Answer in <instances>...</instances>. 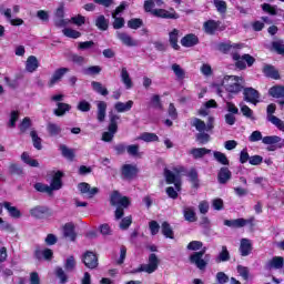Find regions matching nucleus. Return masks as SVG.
Wrapping results in <instances>:
<instances>
[{
	"instance_id": "1",
	"label": "nucleus",
	"mask_w": 284,
	"mask_h": 284,
	"mask_svg": "<svg viewBox=\"0 0 284 284\" xmlns=\"http://www.w3.org/2000/svg\"><path fill=\"white\" fill-rule=\"evenodd\" d=\"M110 203L113 207H116L114 214H124L125 210L132 205L130 197L123 196L119 191L111 193Z\"/></svg>"
},
{
	"instance_id": "2",
	"label": "nucleus",
	"mask_w": 284,
	"mask_h": 284,
	"mask_svg": "<svg viewBox=\"0 0 284 284\" xmlns=\"http://www.w3.org/2000/svg\"><path fill=\"white\" fill-rule=\"evenodd\" d=\"M121 116L118 114H114L112 112L109 113V125H108V131L102 133V141L105 143H110L114 139V134L119 132V120Z\"/></svg>"
},
{
	"instance_id": "3",
	"label": "nucleus",
	"mask_w": 284,
	"mask_h": 284,
	"mask_svg": "<svg viewBox=\"0 0 284 284\" xmlns=\"http://www.w3.org/2000/svg\"><path fill=\"white\" fill-rule=\"evenodd\" d=\"M181 172H183V168H173V172L170 169H164L165 182L168 185L173 183L178 192H181Z\"/></svg>"
},
{
	"instance_id": "4",
	"label": "nucleus",
	"mask_w": 284,
	"mask_h": 284,
	"mask_svg": "<svg viewBox=\"0 0 284 284\" xmlns=\"http://www.w3.org/2000/svg\"><path fill=\"white\" fill-rule=\"evenodd\" d=\"M232 59H233V61H236L235 67L239 70H245V68H247V67L252 68L254 65V63H256V59H254V57H252L248 53H245L242 57L239 53H233Z\"/></svg>"
},
{
	"instance_id": "5",
	"label": "nucleus",
	"mask_w": 284,
	"mask_h": 284,
	"mask_svg": "<svg viewBox=\"0 0 284 284\" xmlns=\"http://www.w3.org/2000/svg\"><path fill=\"white\" fill-rule=\"evenodd\" d=\"M159 270V257L156 254L151 253L149 255V263L141 264L135 272H146V274H154V271Z\"/></svg>"
},
{
	"instance_id": "6",
	"label": "nucleus",
	"mask_w": 284,
	"mask_h": 284,
	"mask_svg": "<svg viewBox=\"0 0 284 284\" xmlns=\"http://www.w3.org/2000/svg\"><path fill=\"white\" fill-rule=\"evenodd\" d=\"M139 174V169L133 164H124L121 169V176L123 181H134Z\"/></svg>"
},
{
	"instance_id": "7",
	"label": "nucleus",
	"mask_w": 284,
	"mask_h": 284,
	"mask_svg": "<svg viewBox=\"0 0 284 284\" xmlns=\"http://www.w3.org/2000/svg\"><path fill=\"white\" fill-rule=\"evenodd\" d=\"M82 262L89 270H97L99 267V256L94 252L87 251L82 256Z\"/></svg>"
},
{
	"instance_id": "8",
	"label": "nucleus",
	"mask_w": 284,
	"mask_h": 284,
	"mask_svg": "<svg viewBox=\"0 0 284 284\" xmlns=\"http://www.w3.org/2000/svg\"><path fill=\"white\" fill-rule=\"evenodd\" d=\"M224 225L226 227H233V229H239V227H245V225H251V227H254V217L251 219H236V220H225Z\"/></svg>"
},
{
	"instance_id": "9",
	"label": "nucleus",
	"mask_w": 284,
	"mask_h": 284,
	"mask_svg": "<svg viewBox=\"0 0 284 284\" xmlns=\"http://www.w3.org/2000/svg\"><path fill=\"white\" fill-rule=\"evenodd\" d=\"M203 256H205V250H202L200 252H194L189 257L190 263H193L194 265H196L199 270H205V267H207V262L203 260Z\"/></svg>"
},
{
	"instance_id": "10",
	"label": "nucleus",
	"mask_w": 284,
	"mask_h": 284,
	"mask_svg": "<svg viewBox=\"0 0 284 284\" xmlns=\"http://www.w3.org/2000/svg\"><path fill=\"white\" fill-rule=\"evenodd\" d=\"M243 95L244 101L247 103H253V105H256L260 101L258 99H261V93L252 87L244 88Z\"/></svg>"
},
{
	"instance_id": "11",
	"label": "nucleus",
	"mask_w": 284,
	"mask_h": 284,
	"mask_svg": "<svg viewBox=\"0 0 284 284\" xmlns=\"http://www.w3.org/2000/svg\"><path fill=\"white\" fill-rule=\"evenodd\" d=\"M116 38L123 43V45H126V48H136L141 45L139 40H135L126 32H116Z\"/></svg>"
},
{
	"instance_id": "12",
	"label": "nucleus",
	"mask_w": 284,
	"mask_h": 284,
	"mask_svg": "<svg viewBox=\"0 0 284 284\" xmlns=\"http://www.w3.org/2000/svg\"><path fill=\"white\" fill-rule=\"evenodd\" d=\"M78 190L81 194H85L88 199H94L99 194V187H92L87 182L79 183Z\"/></svg>"
},
{
	"instance_id": "13",
	"label": "nucleus",
	"mask_w": 284,
	"mask_h": 284,
	"mask_svg": "<svg viewBox=\"0 0 284 284\" xmlns=\"http://www.w3.org/2000/svg\"><path fill=\"white\" fill-rule=\"evenodd\" d=\"M68 72H70L69 68H59L57 69L50 81H49V88H52L53 85H57V83H59V81H61V79H63V77H65V74H68Z\"/></svg>"
},
{
	"instance_id": "14",
	"label": "nucleus",
	"mask_w": 284,
	"mask_h": 284,
	"mask_svg": "<svg viewBox=\"0 0 284 284\" xmlns=\"http://www.w3.org/2000/svg\"><path fill=\"white\" fill-rule=\"evenodd\" d=\"M63 172L58 171L55 172V174L53 175L51 183L49 185V187L51 189V192H57L59 190H61V187H63Z\"/></svg>"
},
{
	"instance_id": "15",
	"label": "nucleus",
	"mask_w": 284,
	"mask_h": 284,
	"mask_svg": "<svg viewBox=\"0 0 284 284\" xmlns=\"http://www.w3.org/2000/svg\"><path fill=\"white\" fill-rule=\"evenodd\" d=\"M232 179V171L227 166H222L217 172V182L220 185H227L229 181Z\"/></svg>"
},
{
	"instance_id": "16",
	"label": "nucleus",
	"mask_w": 284,
	"mask_h": 284,
	"mask_svg": "<svg viewBox=\"0 0 284 284\" xmlns=\"http://www.w3.org/2000/svg\"><path fill=\"white\" fill-rule=\"evenodd\" d=\"M262 72L267 79H274L275 81H278V79H281V73L278 72L276 67L272 64H265L262 69Z\"/></svg>"
},
{
	"instance_id": "17",
	"label": "nucleus",
	"mask_w": 284,
	"mask_h": 284,
	"mask_svg": "<svg viewBox=\"0 0 284 284\" xmlns=\"http://www.w3.org/2000/svg\"><path fill=\"white\" fill-rule=\"evenodd\" d=\"M199 43V37L194 33L186 34L181 39V45L183 48H194V45H197Z\"/></svg>"
},
{
	"instance_id": "18",
	"label": "nucleus",
	"mask_w": 284,
	"mask_h": 284,
	"mask_svg": "<svg viewBox=\"0 0 284 284\" xmlns=\"http://www.w3.org/2000/svg\"><path fill=\"white\" fill-rule=\"evenodd\" d=\"M153 17H158L159 19H179V14L176 12H170L165 9H155L153 11Z\"/></svg>"
},
{
	"instance_id": "19",
	"label": "nucleus",
	"mask_w": 284,
	"mask_h": 284,
	"mask_svg": "<svg viewBox=\"0 0 284 284\" xmlns=\"http://www.w3.org/2000/svg\"><path fill=\"white\" fill-rule=\"evenodd\" d=\"M98 112H97V119L99 123H103L105 121V114L108 112V103L105 101H98Z\"/></svg>"
},
{
	"instance_id": "20",
	"label": "nucleus",
	"mask_w": 284,
	"mask_h": 284,
	"mask_svg": "<svg viewBox=\"0 0 284 284\" xmlns=\"http://www.w3.org/2000/svg\"><path fill=\"white\" fill-rule=\"evenodd\" d=\"M268 97L273 99H284V85L275 84L268 89Z\"/></svg>"
},
{
	"instance_id": "21",
	"label": "nucleus",
	"mask_w": 284,
	"mask_h": 284,
	"mask_svg": "<svg viewBox=\"0 0 284 284\" xmlns=\"http://www.w3.org/2000/svg\"><path fill=\"white\" fill-rule=\"evenodd\" d=\"M241 256H250L252 254V242L247 239H242L240 244Z\"/></svg>"
},
{
	"instance_id": "22",
	"label": "nucleus",
	"mask_w": 284,
	"mask_h": 284,
	"mask_svg": "<svg viewBox=\"0 0 284 284\" xmlns=\"http://www.w3.org/2000/svg\"><path fill=\"white\" fill-rule=\"evenodd\" d=\"M63 235L65 239H70V241H77V232H74V224L67 223L63 226Z\"/></svg>"
},
{
	"instance_id": "23",
	"label": "nucleus",
	"mask_w": 284,
	"mask_h": 284,
	"mask_svg": "<svg viewBox=\"0 0 284 284\" xmlns=\"http://www.w3.org/2000/svg\"><path fill=\"white\" fill-rule=\"evenodd\" d=\"M284 266V257L283 256H274L267 263L268 270H283Z\"/></svg>"
},
{
	"instance_id": "24",
	"label": "nucleus",
	"mask_w": 284,
	"mask_h": 284,
	"mask_svg": "<svg viewBox=\"0 0 284 284\" xmlns=\"http://www.w3.org/2000/svg\"><path fill=\"white\" fill-rule=\"evenodd\" d=\"M57 105L58 108L53 110V114L55 116H65V113L72 110V105L68 103L58 102Z\"/></svg>"
},
{
	"instance_id": "25",
	"label": "nucleus",
	"mask_w": 284,
	"mask_h": 284,
	"mask_svg": "<svg viewBox=\"0 0 284 284\" xmlns=\"http://www.w3.org/2000/svg\"><path fill=\"white\" fill-rule=\"evenodd\" d=\"M189 154L193 156V159H203L205 154H212V150L205 148H193Z\"/></svg>"
},
{
	"instance_id": "26",
	"label": "nucleus",
	"mask_w": 284,
	"mask_h": 284,
	"mask_svg": "<svg viewBox=\"0 0 284 284\" xmlns=\"http://www.w3.org/2000/svg\"><path fill=\"white\" fill-rule=\"evenodd\" d=\"M38 68H39V60L34 55H30L26 62L27 72H31V73L37 72Z\"/></svg>"
},
{
	"instance_id": "27",
	"label": "nucleus",
	"mask_w": 284,
	"mask_h": 284,
	"mask_svg": "<svg viewBox=\"0 0 284 284\" xmlns=\"http://www.w3.org/2000/svg\"><path fill=\"white\" fill-rule=\"evenodd\" d=\"M169 43L171 44V48H173V50H181V47L179 45L178 29H173L172 32L169 33Z\"/></svg>"
},
{
	"instance_id": "28",
	"label": "nucleus",
	"mask_w": 284,
	"mask_h": 284,
	"mask_svg": "<svg viewBox=\"0 0 284 284\" xmlns=\"http://www.w3.org/2000/svg\"><path fill=\"white\" fill-rule=\"evenodd\" d=\"M232 48L241 49V48H243V44H241V43L231 44V43H225V42L217 44V50L220 52H223V54H227V52H230V50H232Z\"/></svg>"
},
{
	"instance_id": "29",
	"label": "nucleus",
	"mask_w": 284,
	"mask_h": 284,
	"mask_svg": "<svg viewBox=\"0 0 284 284\" xmlns=\"http://www.w3.org/2000/svg\"><path fill=\"white\" fill-rule=\"evenodd\" d=\"M59 150L64 159H68V161H74V149H70L65 144H60Z\"/></svg>"
},
{
	"instance_id": "30",
	"label": "nucleus",
	"mask_w": 284,
	"mask_h": 284,
	"mask_svg": "<svg viewBox=\"0 0 284 284\" xmlns=\"http://www.w3.org/2000/svg\"><path fill=\"white\" fill-rule=\"evenodd\" d=\"M219 26H221V22H216L214 20H209L204 22V30L206 34H214L216 30H219Z\"/></svg>"
},
{
	"instance_id": "31",
	"label": "nucleus",
	"mask_w": 284,
	"mask_h": 284,
	"mask_svg": "<svg viewBox=\"0 0 284 284\" xmlns=\"http://www.w3.org/2000/svg\"><path fill=\"white\" fill-rule=\"evenodd\" d=\"M138 139L140 141H144V143L159 142V135H156V133H150V132H143Z\"/></svg>"
},
{
	"instance_id": "32",
	"label": "nucleus",
	"mask_w": 284,
	"mask_h": 284,
	"mask_svg": "<svg viewBox=\"0 0 284 284\" xmlns=\"http://www.w3.org/2000/svg\"><path fill=\"white\" fill-rule=\"evenodd\" d=\"M133 105H134V102L132 100H129L126 103L116 102L114 104V109L116 110V112H130Z\"/></svg>"
},
{
	"instance_id": "33",
	"label": "nucleus",
	"mask_w": 284,
	"mask_h": 284,
	"mask_svg": "<svg viewBox=\"0 0 284 284\" xmlns=\"http://www.w3.org/2000/svg\"><path fill=\"white\" fill-rule=\"evenodd\" d=\"M121 79H122V83H124L126 90L132 89V78H130V73L128 72V69L124 67L121 70Z\"/></svg>"
},
{
	"instance_id": "34",
	"label": "nucleus",
	"mask_w": 284,
	"mask_h": 284,
	"mask_svg": "<svg viewBox=\"0 0 284 284\" xmlns=\"http://www.w3.org/2000/svg\"><path fill=\"white\" fill-rule=\"evenodd\" d=\"M161 232L165 239H174V230L168 222H163L161 225Z\"/></svg>"
},
{
	"instance_id": "35",
	"label": "nucleus",
	"mask_w": 284,
	"mask_h": 284,
	"mask_svg": "<svg viewBox=\"0 0 284 284\" xmlns=\"http://www.w3.org/2000/svg\"><path fill=\"white\" fill-rule=\"evenodd\" d=\"M95 26H97L98 30H102V32H105V30H108V28L110 26V21L108 19H105V16H99L95 19Z\"/></svg>"
},
{
	"instance_id": "36",
	"label": "nucleus",
	"mask_w": 284,
	"mask_h": 284,
	"mask_svg": "<svg viewBox=\"0 0 284 284\" xmlns=\"http://www.w3.org/2000/svg\"><path fill=\"white\" fill-rule=\"evenodd\" d=\"M189 181L192 183V186L199 189L200 180H199V171L196 169H191L187 173Z\"/></svg>"
},
{
	"instance_id": "37",
	"label": "nucleus",
	"mask_w": 284,
	"mask_h": 284,
	"mask_svg": "<svg viewBox=\"0 0 284 284\" xmlns=\"http://www.w3.org/2000/svg\"><path fill=\"white\" fill-rule=\"evenodd\" d=\"M47 132L51 136H59V134H61V132H62V129H61V126H59V124L49 122L47 124Z\"/></svg>"
},
{
	"instance_id": "38",
	"label": "nucleus",
	"mask_w": 284,
	"mask_h": 284,
	"mask_svg": "<svg viewBox=\"0 0 284 284\" xmlns=\"http://www.w3.org/2000/svg\"><path fill=\"white\" fill-rule=\"evenodd\" d=\"M101 67L100 65H92L82 69V74L85 77H95V74H101Z\"/></svg>"
},
{
	"instance_id": "39",
	"label": "nucleus",
	"mask_w": 284,
	"mask_h": 284,
	"mask_svg": "<svg viewBox=\"0 0 284 284\" xmlns=\"http://www.w3.org/2000/svg\"><path fill=\"white\" fill-rule=\"evenodd\" d=\"M227 261H230V251L227 250V246L223 245L222 251L216 257V263H227Z\"/></svg>"
},
{
	"instance_id": "40",
	"label": "nucleus",
	"mask_w": 284,
	"mask_h": 284,
	"mask_svg": "<svg viewBox=\"0 0 284 284\" xmlns=\"http://www.w3.org/2000/svg\"><path fill=\"white\" fill-rule=\"evenodd\" d=\"M91 85L94 92H98V94H101L102 97H108V94H110L108 89H105L101 82L92 81Z\"/></svg>"
},
{
	"instance_id": "41",
	"label": "nucleus",
	"mask_w": 284,
	"mask_h": 284,
	"mask_svg": "<svg viewBox=\"0 0 284 284\" xmlns=\"http://www.w3.org/2000/svg\"><path fill=\"white\" fill-rule=\"evenodd\" d=\"M241 112L243 116L246 119H250L251 121H256V118L254 116V111L250 109L246 104L240 103Z\"/></svg>"
},
{
	"instance_id": "42",
	"label": "nucleus",
	"mask_w": 284,
	"mask_h": 284,
	"mask_svg": "<svg viewBox=\"0 0 284 284\" xmlns=\"http://www.w3.org/2000/svg\"><path fill=\"white\" fill-rule=\"evenodd\" d=\"M243 90V85L241 84V80L234 82V84H226V92L230 94H239Z\"/></svg>"
},
{
	"instance_id": "43",
	"label": "nucleus",
	"mask_w": 284,
	"mask_h": 284,
	"mask_svg": "<svg viewBox=\"0 0 284 284\" xmlns=\"http://www.w3.org/2000/svg\"><path fill=\"white\" fill-rule=\"evenodd\" d=\"M237 81H243V79L236 75H225L222 85L227 90V85H234Z\"/></svg>"
},
{
	"instance_id": "44",
	"label": "nucleus",
	"mask_w": 284,
	"mask_h": 284,
	"mask_svg": "<svg viewBox=\"0 0 284 284\" xmlns=\"http://www.w3.org/2000/svg\"><path fill=\"white\" fill-rule=\"evenodd\" d=\"M213 156L217 163H221V165H230V160H227V155L225 153H222L221 151L213 152Z\"/></svg>"
},
{
	"instance_id": "45",
	"label": "nucleus",
	"mask_w": 284,
	"mask_h": 284,
	"mask_svg": "<svg viewBox=\"0 0 284 284\" xmlns=\"http://www.w3.org/2000/svg\"><path fill=\"white\" fill-rule=\"evenodd\" d=\"M21 159L23 163H26L27 165H30V168H39V161L30 158V154H28V152H23L21 154Z\"/></svg>"
},
{
	"instance_id": "46",
	"label": "nucleus",
	"mask_w": 284,
	"mask_h": 284,
	"mask_svg": "<svg viewBox=\"0 0 284 284\" xmlns=\"http://www.w3.org/2000/svg\"><path fill=\"white\" fill-rule=\"evenodd\" d=\"M171 70L174 72L176 79H179V81H183V79H185V70H183V68H181L180 64H172Z\"/></svg>"
},
{
	"instance_id": "47",
	"label": "nucleus",
	"mask_w": 284,
	"mask_h": 284,
	"mask_svg": "<svg viewBox=\"0 0 284 284\" xmlns=\"http://www.w3.org/2000/svg\"><path fill=\"white\" fill-rule=\"evenodd\" d=\"M30 128H32V120L29 116H27L19 124V130H20L21 134H26V132H28V130H30Z\"/></svg>"
},
{
	"instance_id": "48",
	"label": "nucleus",
	"mask_w": 284,
	"mask_h": 284,
	"mask_svg": "<svg viewBox=\"0 0 284 284\" xmlns=\"http://www.w3.org/2000/svg\"><path fill=\"white\" fill-rule=\"evenodd\" d=\"M272 50L276 52V54H281L284 57V41L277 40L272 42Z\"/></svg>"
},
{
	"instance_id": "49",
	"label": "nucleus",
	"mask_w": 284,
	"mask_h": 284,
	"mask_svg": "<svg viewBox=\"0 0 284 284\" xmlns=\"http://www.w3.org/2000/svg\"><path fill=\"white\" fill-rule=\"evenodd\" d=\"M262 143H264V145H276V143H281V136L278 135L264 136L262 139Z\"/></svg>"
},
{
	"instance_id": "50",
	"label": "nucleus",
	"mask_w": 284,
	"mask_h": 284,
	"mask_svg": "<svg viewBox=\"0 0 284 284\" xmlns=\"http://www.w3.org/2000/svg\"><path fill=\"white\" fill-rule=\"evenodd\" d=\"M70 61H72V63H75V65H85L88 63V60L84 57L77 53L70 54Z\"/></svg>"
},
{
	"instance_id": "51",
	"label": "nucleus",
	"mask_w": 284,
	"mask_h": 284,
	"mask_svg": "<svg viewBox=\"0 0 284 284\" xmlns=\"http://www.w3.org/2000/svg\"><path fill=\"white\" fill-rule=\"evenodd\" d=\"M143 20L141 18H133L128 21V28L131 30H139V28H142Z\"/></svg>"
},
{
	"instance_id": "52",
	"label": "nucleus",
	"mask_w": 284,
	"mask_h": 284,
	"mask_svg": "<svg viewBox=\"0 0 284 284\" xmlns=\"http://www.w3.org/2000/svg\"><path fill=\"white\" fill-rule=\"evenodd\" d=\"M34 189L37 190V192H42V193L49 194V196H52V190L50 189V185H48V184L38 182L34 184Z\"/></svg>"
},
{
	"instance_id": "53",
	"label": "nucleus",
	"mask_w": 284,
	"mask_h": 284,
	"mask_svg": "<svg viewBox=\"0 0 284 284\" xmlns=\"http://www.w3.org/2000/svg\"><path fill=\"white\" fill-rule=\"evenodd\" d=\"M62 33L64 34V37H68L69 39H79L81 37V32L70 28H64L62 30Z\"/></svg>"
},
{
	"instance_id": "54",
	"label": "nucleus",
	"mask_w": 284,
	"mask_h": 284,
	"mask_svg": "<svg viewBox=\"0 0 284 284\" xmlns=\"http://www.w3.org/2000/svg\"><path fill=\"white\" fill-rule=\"evenodd\" d=\"M55 276L59 278L60 283H68V274H65V271H63L61 266L55 267Z\"/></svg>"
},
{
	"instance_id": "55",
	"label": "nucleus",
	"mask_w": 284,
	"mask_h": 284,
	"mask_svg": "<svg viewBox=\"0 0 284 284\" xmlns=\"http://www.w3.org/2000/svg\"><path fill=\"white\" fill-rule=\"evenodd\" d=\"M30 136L33 141V146L36 148V150H42L43 149V145H41L42 140L39 138V134L37 133V131H31Z\"/></svg>"
},
{
	"instance_id": "56",
	"label": "nucleus",
	"mask_w": 284,
	"mask_h": 284,
	"mask_svg": "<svg viewBox=\"0 0 284 284\" xmlns=\"http://www.w3.org/2000/svg\"><path fill=\"white\" fill-rule=\"evenodd\" d=\"M74 267H77V261L73 255H70L64 263V270L67 272H73Z\"/></svg>"
},
{
	"instance_id": "57",
	"label": "nucleus",
	"mask_w": 284,
	"mask_h": 284,
	"mask_svg": "<svg viewBox=\"0 0 284 284\" xmlns=\"http://www.w3.org/2000/svg\"><path fill=\"white\" fill-rule=\"evenodd\" d=\"M195 140L200 145H205L206 143H210V134L205 132H200L195 135Z\"/></svg>"
},
{
	"instance_id": "58",
	"label": "nucleus",
	"mask_w": 284,
	"mask_h": 284,
	"mask_svg": "<svg viewBox=\"0 0 284 284\" xmlns=\"http://www.w3.org/2000/svg\"><path fill=\"white\" fill-rule=\"evenodd\" d=\"M193 126L195 128V130H197V132H205L207 131L206 129V124L203 120L195 118L193 121Z\"/></svg>"
},
{
	"instance_id": "59",
	"label": "nucleus",
	"mask_w": 284,
	"mask_h": 284,
	"mask_svg": "<svg viewBox=\"0 0 284 284\" xmlns=\"http://www.w3.org/2000/svg\"><path fill=\"white\" fill-rule=\"evenodd\" d=\"M10 174H14L17 176H23V168L19 164H10L9 166Z\"/></svg>"
},
{
	"instance_id": "60",
	"label": "nucleus",
	"mask_w": 284,
	"mask_h": 284,
	"mask_svg": "<svg viewBox=\"0 0 284 284\" xmlns=\"http://www.w3.org/2000/svg\"><path fill=\"white\" fill-rule=\"evenodd\" d=\"M77 109H78L80 112H90V110H92V104H90V102H88L87 100H81V101L78 103Z\"/></svg>"
},
{
	"instance_id": "61",
	"label": "nucleus",
	"mask_w": 284,
	"mask_h": 284,
	"mask_svg": "<svg viewBox=\"0 0 284 284\" xmlns=\"http://www.w3.org/2000/svg\"><path fill=\"white\" fill-rule=\"evenodd\" d=\"M18 121H19V111H11L10 120L8 122V128H17Z\"/></svg>"
},
{
	"instance_id": "62",
	"label": "nucleus",
	"mask_w": 284,
	"mask_h": 284,
	"mask_svg": "<svg viewBox=\"0 0 284 284\" xmlns=\"http://www.w3.org/2000/svg\"><path fill=\"white\" fill-rule=\"evenodd\" d=\"M215 278L217 284L230 283V276H227V274H225L224 272H217Z\"/></svg>"
},
{
	"instance_id": "63",
	"label": "nucleus",
	"mask_w": 284,
	"mask_h": 284,
	"mask_svg": "<svg viewBox=\"0 0 284 284\" xmlns=\"http://www.w3.org/2000/svg\"><path fill=\"white\" fill-rule=\"evenodd\" d=\"M270 123L275 125V128H277V130H281V132H284V122H283V120L278 119L277 116H271Z\"/></svg>"
},
{
	"instance_id": "64",
	"label": "nucleus",
	"mask_w": 284,
	"mask_h": 284,
	"mask_svg": "<svg viewBox=\"0 0 284 284\" xmlns=\"http://www.w3.org/2000/svg\"><path fill=\"white\" fill-rule=\"evenodd\" d=\"M139 144H131L126 146V152L130 156H139Z\"/></svg>"
}]
</instances>
